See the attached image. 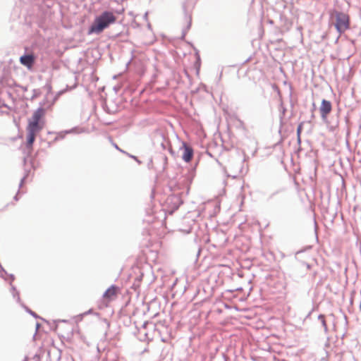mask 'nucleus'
I'll use <instances>...</instances> for the list:
<instances>
[{"instance_id":"1","label":"nucleus","mask_w":361,"mask_h":361,"mask_svg":"<svg viewBox=\"0 0 361 361\" xmlns=\"http://www.w3.org/2000/svg\"><path fill=\"white\" fill-rule=\"evenodd\" d=\"M116 21V16L111 11H104L97 16L88 30V35L100 34Z\"/></svg>"},{"instance_id":"2","label":"nucleus","mask_w":361,"mask_h":361,"mask_svg":"<svg viewBox=\"0 0 361 361\" xmlns=\"http://www.w3.org/2000/svg\"><path fill=\"white\" fill-rule=\"evenodd\" d=\"M43 115V109H38L34 112L29 121L28 126H27V147L30 149H32L37 134L43 128V125L40 122Z\"/></svg>"},{"instance_id":"3","label":"nucleus","mask_w":361,"mask_h":361,"mask_svg":"<svg viewBox=\"0 0 361 361\" xmlns=\"http://www.w3.org/2000/svg\"><path fill=\"white\" fill-rule=\"evenodd\" d=\"M335 27L340 34L344 32L349 28L350 19L347 14L341 12H336L335 14Z\"/></svg>"},{"instance_id":"4","label":"nucleus","mask_w":361,"mask_h":361,"mask_svg":"<svg viewBox=\"0 0 361 361\" xmlns=\"http://www.w3.org/2000/svg\"><path fill=\"white\" fill-rule=\"evenodd\" d=\"M36 57L34 54H25L20 57V63L28 70H32L35 62Z\"/></svg>"},{"instance_id":"5","label":"nucleus","mask_w":361,"mask_h":361,"mask_svg":"<svg viewBox=\"0 0 361 361\" xmlns=\"http://www.w3.org/2000/svg\"><path fill=\"white\" fill-rule=\"evenodd\" d=\"M331 110L332 104L331 102L327 101L326 99H323L319 107V111L321 114L322 118L324 121H326L327 119V116L331 113Z\"/></svg>"},{"instance_id":"6","label":"nucleus","mask_w":361,"mask_h":361,"mask_svg":"<svg viewBox=\"0 0 361 361\" xmlns=\"http://www.w3.org/2000/svg\"><path fill=\"white\" fill-rule=\"evenodd\" d=\"M118 290L119 288L117 286L114 285L111 286L104 292L103 295L104 299L106 300L107 302H109L115 299L117 296Z\"/></svg>"},{"instance_id":"7","label":"nucleus","mask_w":361,"mask_h":361,"mask_svg":"<svg viewBox=\"0 0 361 361\" xmlns=\"http://www.w3.org/2000/svg\"><path fill=\"white\" fill-rule=\"evenodd\" d=\"M183 149L184 152L182 158L185 161L190 162L193 157V149L185 143L183 144Z\"/></svg>"},{"instance_id":"8","label":"nucleus","mask_w":361,"mask_h":361,"mask_svg":"<svg viewBox=\"0 0 361 361\" xmlns=\"http://www.w3.org/2000/svg\"><path fill=\"white\" fill-rule=\"evenodd\" d=\"M302 124H300L298 126V134L300 135V132H301V129H302Z\"/></svg>"}]
</instances>
